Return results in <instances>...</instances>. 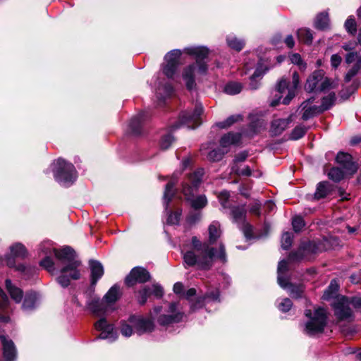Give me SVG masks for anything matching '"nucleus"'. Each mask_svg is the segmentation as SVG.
I'll return each mask as SVG.
<instances>
[{
  "mask_svg": "<svg viewBox=\"0 0 361 361\" xmlns=\"http://www.w3.org/2000/svg\"><path fill=\"white\" fill-rule=\"evenodd\" d=\"M220 235V224L214 221L209 226V243H202L197 237H192L190 244L184 245L181 250L185 267L197 266L200 269L208 270L213 266L215 260L225 263L226 253L224 245L220 244L218 251H215L214 248L209 245L213 244Z\"/></svg>",
  "mask_w": 361,
  "mask_h": 361,
  "instance_id": "1",
  "label": "nucleus"
},
{
  "mask_svg": "<svg viewBox=\"0 0 361 361\" xmlns=\"http://www.w3.org/2000/svg\"><path fill=\"white\" fill-rule=\"evenodd\" d=\"M39 251L44 255H54L62 264L60 274L57 278L58 283L62 287H68L71 280H78L80 277L79 267L81 262L76 259L75 253L70 247H65L61 250L52 247L49 241L42 243L39 246Z\"/></svg>",
  "mask_w": 361,
  "mask_h": 361,
  "instance_id": "2",
  "label": "nucleus"
},
{
  "mask_svg": "<svg viewBox=\"0 0 361 361\" xmlns=\"http://www.w3.org/2000/svg\"><path fill=\"white\" fill-rule=\"evenodd\" d=\"M189 55L195 56L196 61L186 66L182 72V78L188 90H193L195 86V78L204 75L207 71V61L209 50L204 47H192L184 49Z\"/></svg>",
  "mask_w": 361,
  "mask_h": 361,
  "instance_id": "3",
  "label": "nucleus"
},
{
  "mask_svg": "<svg viewBox=\"0 0 361 361\" xmlns=\"http://www.w3.org/2000/svg\"><path fill=\"white\" fill-rule=\"evenodd\" d=\"M204 170L199 169L188 176L182 183V192L185 199L190 202L191 207L195 209L204 207L207 203L204 195L194 197V194L201 182Z\"/></svg>",
  "mask_w": 361,
  "mask_h": 361,
  "instance_id": "4",
  "label": "nucleus"
},
{
  "mask_svg": "<svg viewBox=\"0 0 361 361\" xmlns=\"http://www.w3.org/2000/svg\"><path fill=\"white\" fill-rule=\"evenodd\" d=\"M299 75L296 72L293 74L292 82H289L286 79L282 78L278 82L275 91L277 92L275 97L276 99L271 101L270 105L272 106H276L279 100L283 96L285 97L283 99V104H288L290 101L295 97L297 88L299 85Z\"/></svg>",
  "mask_w": 361,
  "mask_h": 361,
  "instance_id": "5",
  "label": "nucleus"
},
{
  "mask_svg": "<svg viewBox=\"0 0 361 361\" xmlns=\"http://www.w3.org/2000/svg\"><path fill=\"white\" fill-rule=\"evenodd\" d=\"M305 314L309 319L305 329L307 334L313 336L324 331L327 324V314L324 308H315L313 312L306 310Z\"/></svg>",
  "mask_w": 361,
  "mask_h": 361,
  "instance_id": "6",
  "label": "nucleus"
},
{
  "mask_svg": "<svg viewBox=\"0 0 361 361\" xmlns=\"http://www.w3.org/2000/svg\"><path fill=\"white\" fill-rule=\"evenodd\" d=\"M53 172L56 180L64 187L72 185L77 178L75 166L61 158L53 163Z\"/></svg>",
  "mask_w": 361,
  "mask_h": 361,
  "instance_id": "7",
  "label": "nucleus"
},
{
  "mask_svg": "<svg viewBox=\"0 0 361 361\" xmlns=\"http://www.w3.org/2000/svg\"><path fill=\"white\" fill-rule=\"evenodd\" d=\"M335 85L329 78L325 76L322 70L315 71L307 79L305 89L307 92H324L334 88Z\"/></svg>",
  "mask_w": 361,
  "mask_h": 361,
  "instance_id": "8",
  "label": "nucleus"
},
{
  "mask_svg": "<svg viewBox=\"0 0 361 361\" xmlns=\"http://www.w3.org/2000/svg\"><path fill=\"white\" fill-rule=\"evenodd\" d=\"M203 112V107L201 104H196L192 113L183 112L178 121L171 126L172 130H176L182 126H185L188 128H195L201 123L200 116Z\"/></svg>",
  "mask_w": 361,
  "mask_h": 361,
  "instance_id": "9",
  "label": "nucleus"
},
{
  "mask_svg": "<svg viewBox=\"0 0 361 361\" xmlns=\"http://www.w3.org/2000/svg\"><path fill=\"white\" fill-rule=\"evenodd\" d=\"M230 209V215L233 219V222L238 224V226L243 232L245 237L247 239H252L254 238L252 226L250 224L245 222V218L246 215V210L245 207L237 206L232 207Z\"/></svg>",
  "mask_w": 361,
  "mask_h": 361,
  "instance_id": "10",
  "label": "nucleus"
},
{
  "mask_svg": "<svg viewBox=\"0 0 361 361\" xmlns=\"http://www.w3.org/2000/svg\"><path fill=\"white\" fill-rule=\"evenodd\" d=\"M334 314L338 320H348L353 316L350 307V300L345 296H339L333 304Z\"/></svg>",
  "mask_w": 361,
  "mask_h": 361,
  "instance_id": "11",
  "label": "nucleus"
},
{
  "mask_svg": "<svg viewBox=\"0 0 361 361\" xmlns=\"http://www.w3.org/2000/svg\"><path fill=\"white\" fill-rule=\"evenodd\" d=\"M181 54L180 50L174 49L165 56L166 64L163 68V72L168 78H172L175 74Z\"/></svg>",
  "mask_w": 361,
  "mask_h": 361,
  "instance_id": "12",
  "label": "nucleus"
},
{
  "mask_svg": "<svg viewBox=\"0 0 361 361\" xmlns=\"http://www.w3.org/2000/svg\"><path fill=\"white\" fill-rule=\"evenodd\" d=\"M11 254L5 255L4 258L1 259V264L6 265L9 267H14L16 262L15 258H23L27 255V250L25 247L20 243H16L10 247Z\"/></svg>",
  "mask_w": 361,
  "mask_h": 361,
  "instance_id": "13",
  "label": "nucleus"
},
{
  "mask_svg": "<svg viewBox=\"0 0 361 361\" xmlns=\"http://www.w3.org/2000/svg\"><path fill=\"white\" fill-rule=\"evenodd\" d=\"M129 322L133 325L135 331L139 335L151 332L154 327L151 318H145L140 315H132L129 317Z\"/></svg>",
  "mask_w": 361,
  "mask_h": 361,
  "instance_id": "14",
  "label": "nucleus"
},
{
  "mask_svg": "<svg viewBox=\"0 0 361 361\" xmlns=\"http://www.w3.org/2000/svg\"><path fill=\"white\" fill-rule=\"evenodd\" d=\"M150 279V274L147 270L142 267L133 268L126 278V283L128 286H133L137 283H145Z\"/></svg>",
  "mask_w": 361,
  "mask_h": 361,
  "instance_id": "15",
  "label": "nucleus"
},
{
  "mask_svg": "<svg viewBox=\"0 0 361 361\" xmlns=\"http://www.w3.org/2000/svg\"><path fill=\"white\" fill-rule=\"evenodd\" d=\"M178 304L172 302L169 305V314H162L158 318V323L162 326H166L173 323L179 322L183 317V314L178 311Z\"/></svg>",
  "mask_w": 361,
  "mask_h": 361,
  "instance_id": "16",
  "label": "nucleus"
},
{
  "mask_svg": "<svg viewBox=\"0 0 361 361\" xmlns=\"http://www.w3.org/2000/svg\"><path fill=\"white\" fill-rule=\"evenodd\" d=\"M94 326L97 331H101L99 336L101 339H109L111 341H114L118 337L117 334L114 331L113 325L108 324L104 318L97 321Z\"/></svg>",
  "mask_w": 361,
  "mask_h": 361,
  "instance_id": "17",
  "label": "nucleus"
},
{
  "mask_svg": "<svg viewBox=\"0 0 361 361\" xmlns=\"http://www.w3.org/2000/svg\"><path fill=\"white\" fill-rule=\"evenodd\" d=\"M163 293V288L158 284H153L151 286H145L139 290L137 300L140 304L143 305L151 295H154L157 298H161Z\"/></svg>",
  "mask_w": 361,
  "mask_h": 361,
  "instance_id": "18",
  "label": "nucleus"
},
{
  "mask_svg": "<svg viewBox=\"0 0 361 361\" xmlns=\"http://www.w3.org/2000/svg\"><path fill=\"white\" fill-rule=\"evenodd\" d=\"M345 61L347 63H354L353 66L348 71L345 76L346 82H349L361 68V56L357 52H349L345 56Z\"/></svg>",
  "mask_w": 361,
  "mask_h": 361,
  "instance_id": "19",
  "label": "nucleus"
},
{
  "mask_svg": "<svg viewBox=\"0 0 361 361\" xmlns=\"http://www.w3.org/2000/svg\"><path fill=\"white\" fill-rule=\"evenodd\" d=\"M336 160L345 170L346 173L352 175L357 170V165L353 161L352 156L348 153L342 152L338 153Z\"/></svg>",
  "mask_w": 361,
  "mask_h": 361,
  "instance_id": "20",
  "label": "nucleus"
},
{
  "mask_svg": "<svg viewBox=\"0 0 361 361\" xmlns=\"http://www.w3.org/2000/svg\"><path fill=\"white\" fill-rule=\"evenodd\" d=\"M88 309L95 315L101 316L108 312L109 308L107 307L104 300L99 298L93 297L90 298L87 303Z\"/></svg>",
  "mask_w": 361,
  "mask_h": 361,
  "instance_id": "21",
  "label": "nucleus"
},
{
  "mask_svg": "<svg viewBox=\"0 0 361 361\" xmlns=\"http://www.w3.org/2000/svg\"><path fill=\"white\" fill-rule=\"evenodd\" d=\"M314 99H310L308 100L305 101L302 104L301 107L302 108V110L304 111L302 118L305 121H307L314 116L320 114L322 112L321 108L319 106H317L316 105H311V104L313 102Z\"/></svg>",
  "mask_w": 361,
  "mask_h": 361,
  "instance_id": "22",
  "label": "nucleus"
},
{
  "mask_svg": "<svg viewBox=\"0 0 361 361\" xmlns=\"http://www.w3.org/2000/svg\"><path fill=\"white\" fill-rule=\"evenodd\" d=\"M121 296L120 287L118 285H114L104 295L103 300L109 310H113L112 306L118 300Z\"/></svg>",
  "mask_w": 361,
  "mask_h": 361,
  "instance_id": "23",
  "label": "nucleus"
},
{
  "mask_svg": "<svg viewBox=\"0 0 361 361\" xmlns=\"http://www.w3.org/2000/svg\"><path fill=\"white\" fill-rule=\"evenodd\" d=\"M178 179V173H174L171 178V180L166 184L164 194V204L166 206V209H167L169 202L175 195V191L173 190V188L175 185L176 184Z\"/></svg>",
  "mask_w": 361,
  "mask_h": 361,
  "instance_id": "24",
  "label": "nucleus"
},
{
  "mask_svg": "<svg viewBox=\"0 0 361 361\" xmlns=\"http://www.w3.org/2000/svg\"><path fill=\"white\" fill-rule=\"evenodd\" d=\"M240 138L241 135L238 133H228L221 137L220 140V147L224 149H228L231 145L238 143Z\"/></svg>",
  "mask_w": 361,
  "mask_h": 361,
  "instance_id": "25",
  "label": "nucleus"
},
{
  "mask_svg": "<svg viewBox=\"0 0 361 361\" xmlns=\"http://www.w3.org/2000/svg\"><path fill=\"white\" fill-rule=\"evenodd\" d=\"M6 288L11 298L16 303L21 302L23 295V290L20 288L13 284L10 279L6 280Z\"/></svg>",
  "mask_w": 361,
  "mask_h": 361,
  "instance_id": "26",
  "label": "nucleus"
},
{
  "mask_svg": "<svg viewBox=\"0 0 361 361\" xmlns=\"http://www.w3.org/2000/svg\"><path fill=\"white\" fill-rule=\"evenodd\" d=\"M292 116L288 118H279L274 120L271 123V132L275 135H280L292 121Z\"/></svg>",
  "mask_w": 361,
  "mask_h": 361,
  "instance_id": "27",
  "label": "nucleus"
},
{
  "mask_svg": "<svg viewBox=\"0 0 361 361\" xmlns=\"http://www.w3.org/2000/svg\"><path fill=\"white\" fill-rule=\"evenodd\" d=\"M90 266L92 274V284L94 285L104 274L103 266L99 262L95 260H91Z\"/></svg>",
  "mask_w": 361,
  "mask_h": 361,
  "instance_id": "28",
  "label": "nucleus"
},
{
  "mask_svg": "<svg viewBox=\"0 0 361 361\" xmlns=\"http://www.w3.org/2000/svg\"><path fill=\"white\" fill-rule=\"evenodd\" d=\"M288 270V262L283 259L279 262L278 265V283L279 286L285 288H286L287 283H285L288 280L284 277V274Z\"/></svg>",
  "mask_w": 361,
  "mask_h": 361,
  "instance_id": "29",
  "label": "nucleus"
},
{
  "mask_svg": "<svg viewBox=\"0 0 361 361\" xmlns=\"http://www.w3.org/2000/svg\"><path fill=\"white\" fill-rule=\"evenodd\" d=\"M331 190V185L326 182H321L317 185L314 197L317 200L326 197Z\"/></svg>",
  "mask_w": 361,
  "mask_h": 361,
  "instance_id": "30",
  "label": "nucleus"
},
{
  "mask_svg": "<svg viewBox=\"0 0 361 361\" xmlns=\"http://www.w3.org/2000/svg\"><path fill=\"white\" fill-rule=\"evenodd\" d=\"M37 303V295L35 293H27L22 305L24 310H31L35 307Z\"/></svg>",
  "mask_w": 361,
  "mask_h": 361,
  "instance_id": "31",
  "label": "nucleus"
},
{
  "mask_svg": "<svg viewBox=\"0 0 361 361\" xmlns=\"http://www.w3.org/2000/svg\"><path fill=\"white\" fill-rule=\"evenodd\" d=\"M338 290V284L337 281L336 280H332L328 288L324 291L322 298L324 300H329L336 295Z\"/></svg>",
  "mask_w": 361,
  "mask_h": 361,
  "instance_id": "32",
  "label": "nucleus"
},
{
  "mask_svg": "<svg viewBox=\"0 0 361 361\" xmlns=\"http://www.w3.org/2000/svg\"><path fill=\"white\" fill-rule=\"evenodd\" d=\"M265 71L263 70L262 64H258L254 73L250 77V88L251 90H256L258 87V84L256 81L257 78H261Z\"/></svg>",
  "mask_w": 361,
  "mask_h": 361,
  "instance_id": "33",
  "label": "nucleus"
},
{
  "mask_svg": "<svg viewBox=\"0 0 361 361\" xmlns=\"http://www.w3.org/2000/svg\"><path fill=\"white\" fill-rule=\"evenodd\" d=\"M329 16L326 13H321L314 20V25L317 29L324 30L329 26Z\"/></svg>",
  "mask_w": 361,
  "mask_h": 361,
  "instance_id": "34",
  "label": "nucleus"
},
{
  "mask_svg": "<svg viewBox=\"0 0 361 361\" xmlns=\"http://www.w3.org/2000/svg\"><path fill=\"white\" fill-rule=\"evenodd\" d=\"M144 118V114H140L133 118L130 122L129 127L134 134H140L141 128V123Z\"/></svg>",
  "mask_w": 361,
  "mask_h": 361,
  "instance_id": "35",
  "label": "nucleus"
},
{
  "mask_svg": "<svg viewBox=\"0 0 361 361\" xmlns=\"http://www.w3.org/2000/svg\"><path fill=\"white\" fill-rule=\"evenodd\" d=\"M345 171H343L338 167L332 168L328 173L329 178L334 182L341 181L345 176Z\"/></svg>",
  "mask_w": 361,
  "mask_h": 361,
  "instance_id": "36",
  "label": "nucleus"
},
{
  "mask_svg": "<svg viewBox=\"0 0 361 361\" xmlns=\"http://www.w3.org/2000/svg\"><path fill=\"white\" fill-rule=\"evenodd\" d=\"M228 45L237 51H240L244 47V42L233 35H228L226 38Z\"/></svg>",
  "mask_w": 361,
  "mask_h": 361,
  "instance_id": "37",
  "label": "nucleus"
},
{
  "mask_svg": "<svg viewBox=\"0 0 361 361\" xmlns=\"http://www.w3.org/2000/svg\"><path fill=\"white\" fill-rule=\"evenodd\" d=\"M173 92V87L169 84L159 86L157 90V97L159 99H164L167 97L171 95Z\"/></svg>",
  "mask_w": 361,
  "mask_h": 361,
  "instance_id": "38",
  "label": "nucleus"
},
{
  "mask_svg": "<svg viewBox=\"0 0 361 361\" xmlns=\"http://www.w3.org/2000/svg\"><path fill=\"white\" fill-rule=\"evenodd\" d=\"M298 40L306 44H310L312 41V34L310 30L306 28H301L298 30Z\"/></svg>",
  "mask_w": 361,
  "mask_h": 361,
  "instance_id": "39",
  "label": "nucleus"
},
{
  "mask_svg": "<svg viewBox=\"0 0 361 361\" xmlns=\"http://www.w3.org/2000/svg\"><path fill=\"white\" fill-rule=\"evenodd\" d=\"M228 152V149H224L223 148L214 149L209 152L207 154V159L212 161H220L224 155Z\"/></svg>",
  "mask_w": 361,
  "mask_h": 361,
  "instance_id": "40",
  "label": "nucleus"
},
{
  "mask_svg": "<svg viewBox=\"0 0 361 361\" xmlns=\"http://www.w3.org/2000/svg\"><path fill=\"white\" fill-rule=\"evenodd\" d=\"M242 87L240 83L231 82L226 85L224 91L228 94L233 95L240 93L242 90Z\"/></svg>",
  "mask_w": 361,
  "mask_h": 361,
  "instance_id": "41",
  "label": "nucleus"
},
{
  "mask_svg": "<svg viewBox=\"0 0 361 361\" xmlns=\"http://www.w3.org/2000/svg\"><path fill=\"white\" fill-rule=\"evenodd\" d=\"M335 100L336 94L334 92L330 93L327 96L324 97L322 99V105L319 106L322 112L331 108L334 105Z\"/></svg>",
  "mask_w": 361,
  "mask_h": 361,
  "instance_id": "42",
  "label": "nucleus"
},
{
  "mask_svg": "<svg viewBox=\"0 0 361 361\" xmlns=\"http://www.w3.org/2000/svg\"><path fill=\"white\" fill-rule=\"evenodd\" d=\"M285 283H287L286 288L284 289H288L290 292V295L293 298H300L302 296L303 293V288L302 286H293L291 283H289L288 281H286Z\"/></svg>",
  "mask_w": 361,
  "mask_h": 361,
  "instance_id": "43",
  "label": "nucleus"
},
{
  "mask_svg": "<svg viewBox=\"0 0 361 361\" xmlns=\"http://www.w3.org/2000/svg\"><path fill=\"white\" fill-rule=\"evenodd\" d=\"M52 255H44V258L40 262V265L47 269L49 273L54 274L55 271L54 264L51 259Z\"/></svg>",
  "mask_w": 361,
  "mask_h": 361,
  "instance_id": "44",
  "label": "nucleus"
},
{
  "mask_svg": "<svg viewBox=\"0 0 361 361\" xmlns=\"http://www.w3.org/2000/svg\"><path fill=\"white\" fill-rule=\"evenodd\" d=\"M133 325L129 322V319L127 321H122L121 323V333L125 337H130L133 334Z\"/></svg>",
  "mask_w": 361,
  "mask_h": 361,
  "instance_id": "45",
  "label": "nucleus"
},
{
  "mask_svg": "<svg viewBox=\"0 0 361 361\" xmlns=\"http://www.w3.org/2000/svg\"><path fill=\"white\" fill-rule=\"evenodd\" d=\"M241 118L240 115H233L229 116L226 121L218 123L217 126L221 128H228Z\"/></svg>",
  "mask_w": 361,
  "mask_h": 361,
  "instance_id": "46",
  "label": "nucleus"
},
{
  "mask_svg": "<svg viewBox=\"0 0 361 361\" xmlns=\"http://www.w3.org/2000/svg\"><path fill=\"white\" fill-rule=\"evenodd\" d=\"M174 142V137L171 133L164 135L160 140V147L162 149H167Z\"/></svg>",
  "mask_w": 361,
  "mask_h": 361,
  "instance_id": "47",
  "label": "nucleus"
},
{
  "mask_svg": "<svg viewBox=\"0 0 361 361\" xmlns=\"http://www.w3.org/2000/svg\"><path fill=\"white\" fill-rule=\"evenodd\" d=\"M312 243L311 242H309L307 244H303L300 246V247L299 248V250H298V253H300V255L298 256V253H290V255H289V257L290 259H293V260H298V259H301L303 255H304V252H305V250L308 248H310V247L312 246Z\"/></svg>",
  "mask_w": 361,
  "mask_h": 361,
  "instance_id": "48",
  "label": "nucleus"
},
{
  "mask_svg": "<svg viewBox=\"0 0 361 361\" xmlns=\"http://www.w3.org/2000/svg\"><path fill=\"white\" fill-rule=\"evenodd\" d=\"M293 234L290 232H285L281 238V247L284 250H288L292 245Z\"/></svg>",
  "mask_w": 361,
  "mask_h": 361,
  "instance_id": "49",
  "label": "nucleus"
},
{
  "mask_svg": "<svg viewBox=\"0 0 361 361\" xmlns=\"http://www.w3.org/2000/svg\"><path fill=\"white\" fill-rule=\"evenodd\" d=\"M292 226L295 232H300L305 226V221L300 216H295L292 219Z\"/></svg>",
  "mask_w": 361,
  "mask_h": 361,
  "instance_id": "50",
  "label": "nucleus"
},
{
  "mask_svg": "<svg viewBox=\"0 0 361 361\" xmlns=\"http://www.w3.org/2000/svg\"><path fill=\"white\" fill-rule=\"evenodd\" d=\"M345 27L348 32L354 35L356 32V23L355 18L350 16L345 23Z\"/></svg>",
  "mask_w": 361,
  "mask_h": 361,
  "instance_id": "51",
  "label": "nucleus"
},
{
  "mask_svg": "<svg viewBox=\"0 0 361 361\" xmlns=\"http://www.w3.org/2000/svg\"><path fill=\"white\" fill-rule=\"evenodd\" d=\"M229 197V192L227 191H222L218 195L219 200L224 209L230 208L228 204Z\"/></svg>",
  "mask_w": 361,
  "mask_h": 361,
  "instance_id": "52",
  "label": "nucleus"
},
{
  "mask_svg": "<svg viewBox=\"0 0 361 361\" xmlns=\"http://www.w3.org/2000/svg\"><path fill=\"white\" fill-rule=\"evenodd\" d=\"M290 60L292 63L298 65L300 70H305L306 68V63L302 61L300 54H292L290 56Z\"/></svg>",
  "mask_w": 361,
  "mask_h": 361,
  "instance_id": "53",
  "label": "nucleus"
},
{
  "mask_svg": "<svg viewBox=\"0 0 361 361\" xmlns=\"http://www.w3.org/2000/svg\"><path fill=\"white\" fill-rule=\"evenodd\" d=\"M305 133V129L302 126L295 127L291 133L290 137L292 140H298L304 136Z\"/></svg>",
  "mask_w": 361,
  "mask_h": 361,
  "instance_id": "54",
  "label": "nucleus"
},
{
  "mask_svg": "<svg viewBox=\"0 0 361 361\" xmlns=\"http://www.w3.org/2000/svg\"><path fill=\"white\" fill-rule=\"evenodd\" d=\"M292 305L293 303L290 299L284 298L279 303L278 307L281 312H286L290 310Z\"/></svg>",
  "mask_w": 361,
  "mask_h": 361,
  "instance_id": "55",
  "label": "nucleus"
},
{
  "mask_svg": "<svg viewBox=\"0 0 361 361\" xmlns=\"http://www.w3.org/2000/svg\"><path fill=\"white\" fill-rule=\"evenodd\" d=\"M181 215V211H176L173 213H171L167 219V222L169 224H177L180 221V216Z\"/></svg>",
  "mask_w": 361,
  "mask_h": 361,
  "instance_id": "56",
  "label": "nucleus"
},
{
  "mask_svg": "<svg viewBox=\"0 0 361 361\" xmlns=\"http://www.w3.org/2000/svg\"><path fill=\"white\" fill-rule=\"evenodd\" d=\"M231 172L235 173L239 176H249L251 175V170L249 166H245L241 170H239L236 168L235 166H233L231 169Z\"/></svg>",
  "mask_w": 361,
  "mask_h": 361,
  "instance_id": "57",
  "label": "nucleus"
},
{
  "mask_svg": "<svg viewBox=\"0 0 361 361\" xmlns=\"http://www.w3.org/2000/svg\"><path fill=\"white\" fill-rule=\"evenodd\" d=\"M0 309L4 310L6 309L9 303L8 298L6 295V294L4 292V290L0 288Z\"/></svg>",
  "mask_w": 361,
  "mask_h": 361,
  "instance_id": "58",
  "label": "nucleus"
},
{
  "mask_svg": "<svg viewBox=\"0 0 361 361\" xmlns=\"http://www.w3.org/2000/svg\"><path fill=\"white\" fill-rule=\"evenodd\" d=\"M341 57L338 54H333L331 57V64L333 67L337 68L341 62Z\"/></svg>",
  "mask_w": 361,
  "mask_h": 361,
  "instance_id": "59",
  "label": "nucleus"
},
{
  "mask_svg": "<svg viewBox=\"0 0 361 361\" xmlns=\"http://www.w3.org/2000/svg\"><path fill=\"white\" fill-rule=\"evenodd\" d=\"M259 209H260V204L258 202H255L251 206V207L250 209V212L252 214L259 216L260 214Z\"/></svg>",
  "mask_w": 361,
  "mask_h": 361,
  "instance_id": "60",
  "label": "nucleus"
},
{
  "mask_svg": "<svg viewBox=\"0 0 361 361\" xmlns=\"http://www.w3.org/2000/svg\"><path fill=\"white\" fill-rule=\"evenodd\" d=\"M248 156L247 152H241L235 156V162L244 161Z\"/></svg>",
  "mask_w": 361,
  "mask_h": 361,
  "instance_id": "61",
  "label": "nucleus"
},
{
  "mask_svg": "<svg viewBox=\"0 0 361 361\" xmlns=\"http://www.w3.org/2000/svg\"><path fill=\"white\" fill-rule=\"evenodd\" d=\"M350 305L356 309H361V298H353L350 300Z\"/></svg>",
  "mask_w": 361,
  "mask_h": 361,
  "instance_id": "62",
  "label": "nucleus"
},
{
  "mask_svg": "<svg viewBox=\"0 0 361 361\" xmlns=\"http://www.w3.org/2000/svg\"><path fill=\"white\" fill-rule=\"evenodd\" d=\"M219 293L218 290L211 292L207 295V298L211 299L212 300H217L219 299Z\"/></svg>",
  "mask_w": 361,
  "mask_h": 361,
  "instance_id": "63",
  "label": "nucleus"
},
{
  "mask_svg": "<svg viewBox=\"0 0 361 361\" xmlns=\"http://www.w3.org/2000/svg\"><path fill=\"white\" fill-rule=\"evenodd\" d=\"M183 285L181 283L177 282L174 284L173 291L176 293L179 294L183 291Z\"/></svg>",
  "mask_w": 361,
  "mask_h": 361,
  "instance_id": "64",
  "label": "nucleus"
}]
</instances>
